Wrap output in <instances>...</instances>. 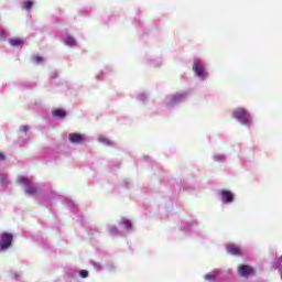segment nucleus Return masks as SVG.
I'll return each instance as SVG.
<instances>
[{
  "label": "nucleus",
  "instance_id": "nucleus-4",
  "mask_svg": "<svg viewBox=\"0 0 282 282\" xmlns=\"http://www.w3.org/2000/svg\"><path fill=\"white\" fill-rule=\"evenodd\" d=\"M221 203H234V193H230V191L227 189H221Z\"/></svg>",
  "mask_w": 282,
  "mask_h": 282
},
{
  "label": "nucleus",
  "instance_id": "nucleus-22",
  "mask_svg": "<svg viewBox=\"0 0 282 282\" xmlns=\"http://www.w3.org/2000/svg\"><path fill=\"white\" fill-rule=\"evenodd\" d=\"M278 262H282V254L280 258H278Z\"/></svg>",
  "mask_w": 282,
  "mask_h": 282
},
{
  "label": "nucleus",
  "instance_id": "nucleus-8",
  "mask_svg": "<svg viewBox=\"0 0 282 282\" xmlns=\"http://www.w3.org/2000/svg\"><path fill=\"white\" fill-rule=\"evenodd\" d=\"M8 44H11V47H22L23 40L20 37H11V39H8Z\"/></svg>",
  "mask_w": 282,
  "mask_h": 282
},
{
  "label": "nucleus",
  "instance_id": "nucleus-21",
  "mask_svg": "<svg viewBox=\"0 0 282 282\" xmlns=\"http://www.w3.org/2000/svg\"><path fill=\"white\" fill-rule=\"evenodd\" d=\"M29 132V127L23 126V133Z\"/></svg>",
  "mask_w": 282,
  "mask_h": 282
},
{
  "label": "nucleus",
  "instance_id": "nucleus-10",
  "mask_svg": "<svg viewBox=\"0 0 282 282\" xmlns=\"http://www.w3.org/2000/svg\"><path fill=\"white\" fill-rule=\"evenodd\" d=\"M52 117L64 119V117H67V111L61 109L52 110Z\"/></svg>",
  "mask_w": 282,
  "mask_h": 282
},
{
  "label": "nucleus",
  "instance_id": "nucleus-9",
  "mask_svg": "<svg viewBox=\"0 0 282 282\" xmlns=\"http://www.w3.org/2000/svg\"><path fill=\"white\" fill-rule=\"evenodd\" d=\"M226 250H228V253L230 256H238V254H240V248L237 247V245L230 243V245L226 246Z\"/></svg>",
  "mask_w": 282,
  "mask_h": 282
},
{
  "label": "nucleus",
  "instance_id": "nucleus-1",
  "mask_svg": "<svg viewBox=\"0 0 282 282\" xmlns=\"http://www.w3.org/2000/svg\"><path fill=\"white\" fill-rule=\"evenodd\" d=\"M234 119L240 121V124H249V122H251L249 113L246 112V109L243 108L234 109Z\"/></svg>",
  "mask_w": 282,
  "mask_h": 282
},
{
  "label": "nucleus",
  "instance_id": "nucleus-19",
  "mask_svg": "<svg viewBox=\"0 0 282 282\" xmlns=\"http://www.w3.org/2000/svg\"><path fill=\"white\" fill-rule=\"evenodd\" d=\"M123 226H126L127 229H130L131 228L130 220H123Z\"/></svg>",
  "mask_w": 282,
  "mask_h": 282
},
{
  "label": "nucleus",
  "instance_id": "nucleus-18",
  "mask_svg": "<svg viewBox=\"0 0 282 282\" xmlns=\"http://www.w3.org/2000/svg\"><path fill=\"white\" fill-rule=\"evenodd\" d=\"M99 142L104 143L105 145H108V139H105V137H100Z\"/></svg>",
  "mask_w": 282,
  "mask_h": 282
},
{
  "label": "nucleus",
  "instance_id": "nucleus-3",
  "mask_svg": "<svg viewBox=\"0 0 282 282\" xmlns=\"http://www.w3.org/2000/svg\"><path fill=\"white\" fill-rule=\"evenodd\" d=\"M253 274H256V272L252 271V267L246 264H240V267H237V275H240L241 278Z\"/></svg>",
  "mask_w": 282,
  "mask_h": 282
},
{
  "label": "nucleus",
  "instance_id": "nucleus-15",
  "mask_svg": "<svg viewBox=\"0 0 282 282\" xmlns=\"http://www.w3.org/2000/svg\"><path fill=\"white\" fill-rule=\"evenodd\" d=\"M204 280H206V281H215V275L206 274V275H204Z\"/></svg>",
  "mask_w": 282,
  "mask_h": 282
},
{
  "label": "nucleus",
  "instance_id": "nucleus-12",
  "mask_svg": "<svg viewBox=\"0 0 282 282\" xmlns=\"http://www.w3.org/2000/svg\"><path fill=\"white\" fill-rule=\"evenodd\" d=\"M64 43H66L67 46H70V47H73L74 45H76V41L73 40V37H70V36H67V40L64 41Z\"/></svg>",
  "mask_w": 282,
  "mask_h": 282
},
{
  "label": "nucleus",
  "instance_id": "nucleus-13",
  "mask_svg": "<svg viewBox=\"0 0 282 282\" xmlns=\"http://www.w3.org/2000/svg\"><path fill=\"white\" fill-rule=\"evenodd\" d=\"M23 9H26V11L31 10L32 9V1H24L23 2Z\"/></svg>",
  "mask_w": 282,
  "mask_h": 282
},
{
  "label": "nucleus",
  "instance_id": "nucleus-7",
  "mask_svg": "<svg viewBox=\"0 0 282 282\" xmlns=\"http://www.w3.org/2000/svg\"><path fill=\"white\" fill-rule=\"evenodd\" d=\"M185 97H186V94H184V93L171 95V101L167 105H174L180 101H183V98H185Z\"/></svg>",
  "mask_w": 282,
  "mask_h": 282
},
{
  "label": "nucleus",
  "instance_id": "nucleus-14",
  "mask_svg": "<svg viewBox=\"0 0 282 282\" xmlns=\"http://www.w3.org/2000/svg\"><path fill=\"white\" fill-rule=\"evenodd\" d=\"M89 276V271L79 270V278L86 279Z\"/></svg>",
  "mask_w": 282,
  "mask_h": 282
},
{
  "label": "nucleus",
  "instance_id": "nucleus-20",
  "mask_svg": "<svg viewBox=\"0 0 282 282\" xmlns=\"http://www.w3.org/2000/svg\"><path fill=\"white\" fill-rule=\"evenodd\" d=\"M20 184L22 185L29 184V181L25 178H20Z\"/></svg>",
  "mask_w": 282,
  "mask_h": 282
},
{
  "label": "nucleus",
  "instance_id": "nucleus-6",
  "mask_svg": "<svg viewBox=\"0 0 282 282\" xmlns=\"http://www.w3.org/2000/svg\"><path fill=\"white\" fill-rule=\"evenodd\" d=\"M67 141L70 142V144L83 143V134L70 133V134L67 135Z\"/></svg>",
  "mask_w": 282,
  "mask_h": 282
},
{
  "label": "nucleus",
  "instance_id": "nucleus-2",
  "mask_svg": "<svg viewBox=\"0 0 282 282\" xmlns=\"http://www.w3.org/2000/svg\"><path fill=\"white\" fill-rule=\"evenodd\" d=\"M13 242V235L8 232L1 234V250H7Z\"/></svg>",
  "mask_w": 282,
  "mask_h": 282
},
{
  "label": "nucleus",
  "instance_id": "nucleus-16",
  "mask_svg": "<svg viewBox=\"0 0 282 282\" xmlns=\"http://www.w3.org/2000/svg\"><path fill=\"white\" fill-rule=\"evenodd\" d=\"M108 234H110V235H117V227L108 228Z\"/></svg>",
  "mask_w": 282,
  "mask_h": 282
},
{
  "label": "nucleus",
  "instance_id": "nucleus-24",
  "mask_svg": "<svg viewBox=\"0 0 282 282\" xmlns=\"http://www.w3.org/2000/svg\"><path fill=\"white\" fill-rule=\"evenodd\" d=\"M281 280H282V272H281Z\"/></svg>",
  "mask_w": 282,
  "mask_h": 282
},
{
  "label": "nucleus",
  "instance_id": "nucleus-23",
  "mask_svg": "<svg viewBox=\"0 0 282 282\" xmlns=\"http://www.w3.org/2000/svg\"><path fill=\"white\" fill-rule=\"evenodd\" d=\"M3 159H6V158H3V154H1V161H3Z\"/></svg>",
  "mask_w": 282,
  "mask_h": 282
},
{
  "label": "nucleus",
  "instance_id": "nucleus-11",
  "mask_svg": "<svg viewBox=\"0 0 282 282\" xmlns=\"http://www.w3.org/2000/svg\"><path fill=\"white\" fill-rule=\"evenodd\" d=\"M36 193H39V189H36L35 186H28L26 187V195L35 196Z\"/></svg>",
  "mask_w": 282,
  "mask_h": 282
},
{
  "label": "nucleus",
  "instance_id": "nucleus-17",
  "mask_svg": "<svg viewBox=\"0 0 282 282\" xmlns=\"http://www.w3.org/2000/svg\"><path fill=\"white\" fill-rule=\"evenodd\" d=\"M33 63H35V64L42 63V57H40V56H34V57H33Z\"/></svg>",
  "mask_w": 282,
  "mask_h": 282
},
{
  "label": "nucleus",
  "instance_id": "nucleus-5",
  "mask_svg": "<svg viewBox=\"0 0 282 282\" xmlns=\"http://www.w3.org/2000/svg\"><path fill=\"white\" fill-rule=\"evenodd\" d=\"M193 73H196V77L205 78V68L198 62H193Z\"/></svg>",
  "mask_w": 282,
  "mask_h": 282
}]
</instances>
